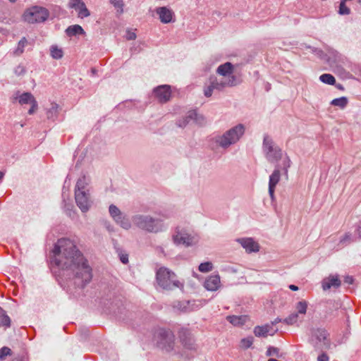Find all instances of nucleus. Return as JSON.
I'll return each instance as SVG.
<instances>
[{
  "instance_id": "1",
  "label": "nucleus",
  "mask_w": 361,
  "mask_h": 361,
  "mask_svg": "<svg viewBox=\"0 0 361 361\" xmlns=\"http://www.w3.org/2000/svg\"><path fill=\"white\" fill-rule=\"evenodd\" d=\"M52 262L61 271L60 275L73 280L74 284L83 288L92 279V269L82 254L71 240L59 239L53 250Z\"/></svg>"
},
{
  "instance_id": "2",
  "label": "nucleus",
  "mask_w": 361,
  "mask_h": 361,
  "mask_svg": "<svg viewBox=\"0 0 361 361\" xmlns=\"http://www.w3.org/2000/svg\"><path fill=\"white\" fill-rule=\"evenodd\" d=\"M169 212H160L158 217L147 214H135L132 217L133 224L138 228L149 233H157L166 229L164 221L169 219Z\"/></svg>"
},
{
  "instance_id": "3",
  "label": "nucleus",
  "mask_w": 361,
  "mask_h": 361,
  "mask_svg": "<svg viewBox=\"0 0 361 361\" xmlns=\"http://www.w3.org/2000/svg\"><path fill=\"white\" fill-rule=\"evenodd\" d=\"M90 179L86 176L80 178L75 188V200L82 212H87L91 207L92 200L90 193Z\"/></svg>"
},
{
  "instance_id": "4",
  "label": "nucleus",
  "mask_w": 361,
  "mask_h": 361,
  "mask_svg": "<svg viewBox=\"0 0 361 361\" xmlns=\"http://www.w3.org/2000/svg\"><path fill=\"white\" fill-rule=\"evenodd\" d=\"M245 132L243 124L239 123L225 131L221 135H216L214 141L219 147L227 149L231 146L238 143Z\"/></svg>"
},
{
  "instance_id": "5",
  "label": "nucleus",
  "mask_w": 361,
  "mask_h": 361,
  "mask_svg": "<svg viewBox=\"0 0 361 361\" xmlns=\"http://www.w3.org/2000/svg\"><path fill=\"white\" fill-rule=\"evenodd\" d=\"M156 280L163 289L171 290L174 288H183V283L177 279L176 274L169 269L161 267L157 270Z\"/></svg>"
},
{
  "instance_id": "6",
  "label": "nucleus",
  "mask_w": 361,
  "mask_h": 361,
  "mask_svg": "<svg viewBox=\"0 0 361 361\" xmlns=\"http://www.w3.org/2000/svg\"><path fill=\"white\" fill-rule=\"evenodd\" d=\"M309 343L316 350L324 351L331 348L329 334L322 328L311 329Z\"/></svg>"
},
{
  "instance_id": "7",
  "label": "nucleus",
  "mask_w": 361,
  "mask_h": 361,
  "mask_svg": "<svg viewBox=\"0 0 361 361\" xmlns=\"http://www.w3.org/2000/svg\"><path fill=\"white\" fill-rule=\"evenodd\" d=\"M262 150L269 163H277L283 157L281 149L269 135H264V137Z\"/></svg>"
},
{
  "instance_id": "8",
  "label": "nucleus",
  "mask_w": 361,
  "mask_h": 361,
  "mask_svg": "<svg viewBox=\"0 0 361 361\" xmlns=\"http://www.w3.org/2000/svg\"><path fill=\"white\" fill-rule=\"evenodd\" d=\"M290 159L288 156H286L283 159L282 164L280 166L279 164H276L275 166V169L272 172V173L269 176V195L272 201L275 199V188L276 185L279 183L280 178H281V172L280 169L283 171L284 174L287 175L288 170L290 166Z\"/></svg>"
},
{
  "instance_id": "9",
  "label": "nucleus",
  "mask_w": 361,
  "mask_h": 361,
  "mask_svg": "<svg viewBox=\"0 0 361 361\" xmlns=\"http://www.w3.org/2000/svg\"><path fill=\"white\" fill-rule=\"evenodd\" d=\"M49 16V11L44 7L34 6L26 9L23 13V19L28 23L44 22Z\"/></svg>"
},
{
  "instance_id": "10",
  "label": "nucleus",
  "mask_w": 361,
  "mask_h": 361,
  "mask_svg": "<svg viewBox=\"0 0 361 361\" xmlns=\"http://www.w3.org/2000/svg\"><path fill=\"white\" fill-rule=\"evenodd\" d=\"M173 241L177 245L190 247L198 242V238L188 229L178 227L173 234Z\"/></svg>"
},
{
  "instance_id": "11",
  "label": "nucleus",
  "mask_w": 361,
  "mask_h": 361,
  "mask_svg": "<svg viewBox=\"0 0 361 361\" xmlns=\"http://www.w3.org/2000/svg\"><path fill=\"white\" fill-rule=\"evenodd\" d=\"M235 79L231 78L229 80L225 78H218L216 76H211L209 82L206 84L204 89V94L207 97L212 95L214 90H221L226 87L234 86Z\"/></svg>"
},
{
  "instance_id": "12",
  "label": "nucleus",
  "mask_w": 361,
  "mask_h": 361,
  "mask_svg": "<svg viewBox=\"0 0 361 361\" xmlns=\"http://www.w3.org/2000/svg\"><path fill=\"white\" fill-rule=\"evenodd\" d=\"M110 216L114 221L120 227L125 230H129L131 226V222L128 215L122 212L120 209L114 204H111L109 207Z\"/></svg>"
},
{
  "instance_id": "13",
  "label": "nucleus",
  "mask_w": 361,
  "mask_h": 361,
  "mask_svg": "<svg viewBox=\"0 0 361 361\" xmlns=\"http://www.w3.org/2000/svg\"><path fill=\"white\" fill-rule=\"evenodd\" d=\"M205 304L206 300H183L178 302L175 307L183 312H190L199 310Z\"/></svg>"
},
{
  "instance_id": "14",
  "label": "nucleus",
  "mask_w": 361,
  "mask_h": 361,
  "mask_svg": "<svg viewBox=\"0 0 361 361\" xmlns=\"http://www.w3.org/2000/svg\"><path fill=\"white\" fill-rule=\"evenodd\" d=\"M158 344L160 347L170 350L173 348L174 336L169 330L161 329L157 331Z\"/></svg>"
},
{
  "instance_id": "15",
  "label": "nucleus",
  "mask_w": 361,
  "mask_h": 361,
  "mask_svg": "<svg viewBox=\"0 0 361 361\" xmlns=\"http://www.w3.org/2000/svg\"><path fill=\"white\" fill-rule=\"evenodd\" d=\"M154 94L160 103H166L171 98V87L167 85H160L154 90Z\"/></svg>"
},
{
  "instance_id": "16",
  "label": "nucleus",
  "mask_w": 361,
  "mask_h": 361,
  "mask_svg": "<svg viewBox=\"0 0 361 361\" xmlns=\"http://www.w3.org/2000/svg\"><path fill=\"white\" fill-rule=\"evenodd\" d=\"M68 6L74 8L78 12V16L80 18L90 16V13L85 6V4L81 0H71Z\"/></svg>"
},
{
  "instance_id": "17",
  "label": "nucleus",
  "mask_w": 361,
  "mask_h": 361,
  "mask_svg": "<svg viewBox=\"0 0 361 361\" xmlns=\"http://www.w3.org/2000/svg\"><path fill=\"white\" fill-rule=\"evenodd\" d=\"M233 66L230 62L220 65L217 68V73L222 76L221 78L229 80L231 78L235 79V85L237 84L236 77L233 74Z\"/></svg>"
},
{
  "instance_id": "18",
  "label": "nucleus",
  "mask_w": 361,
  "mask_h": 361,
  "mask_svg": "<svg viewBox=\"0 0 361 361\" xmlns=\"http://www.w3.org/2000/svg\"><path fill=\"white\" fill-rule=\"evenodd\" d=\"M278 331V329H275L272 325L267 324L263 326H257L254 329V334L257 337L265 338L268 335L274 336Z\"/></svg>"
},
{
  "instance_id": "19",
  "label": "nucleus",
  "mask_w": 361,
  "mask_h": 361,
  "mask_svg": "<svg viewBox=\"0 0 361 361\" xmlns=\"http://www.w3.org/2000/svg\"><path fill=\"white\" fill-rule=\"evenodd\" d=\"M156 13L159 15L161 22L165 24L171 23L174 16L173 11L166 6L157 8Z\"/></svg>"
},
{
  "instance_id": "20",
  "label": "nucleus",
  "mask_w": 361,
  "mask_h": 361,
  "mask_svg": "<svg viewBox=\"0 0 361 361\" xmlns=\"http://www.w3.org/2000/svg\"><path fill=\"white\" fill-rule=\"evenodd\" d=\"M220 286V276L218 274L209 276L204 283V287L209 291H216Z\"/></svg>"
},
{
  "instance_id": "21",
  "label": "nucleus",
  "mask_w": 361,
  "mask_h": 361,
  "mask_svg": "<svg viewBox=\"0 0 361 361\" xmlns=\"http://www.w3.org/2000/svg\"><path fill=\"white\" fill-rule=\"evenodd\" d=\"M237 241L242 245L243 248L248 252H258L259 246L257 242H255L251 238H238Z\"/></svg>"
},
{
  "instance_id": "22",
  "label": "nucleus",
  "mask_w": 361,
  "mask_h": 361,
  "mask_svg": "<svg viewBox=\"0 0 361 361\" xmlns=\"http://www.w3.org/2000/svg\"><path fill=\"white\" fill-rule=\"evenodd\" d=\"M322 283L323 290H326L331 288H338L341 284V281L337 275H330L324 278Z\"/></svg>"
},
{
  "instance_id": "23",
  "label": "nucleus",
  "mask_w": 361,
  "mask_h": 361,
  "mask_svg": "<svg viewBox=\"0 0 361 361\" xmlns=\"http://www.w3.org/2000/svg\"><path fill=\"white\" fill-rule=\"evenodd\" d=\"M198 121V115L195 111H190L186 116L178 121V125L180 128H184L191 122L196 123Z\"/></svg>"
},
{
  "instance_id": "24",
  "label": "nucleus",
  "mask_w": 361,
  "mask_h": 361,
  "mask_svg": "<svg viewBox=\"0 0 361 361\" xmlns=\"http://www.w3.org/2000/svg\"><path fill=\"white\" fill-rule=\"evenodd\" d=\"M59 106L56 103H51L50 106L46 110L47 118L49 120L55 121L59 113Z\"/></svg>"
},
{
  "instance_id": "25",
  "label": "nucleus",
  "mask_w": 361,
  "mask_h": 361,
  "mask_svg": "<svg viewBox=\"0 0 361 361\" xmlns=\"http://www.w3.org/2000/svg\"><path fill=\"white\" fill-rule=\"evenodd\" d=\"M226 319L234 326H240L244 324L247 322V317L246 315H231L228 316L226 317Z\"/></svg>"
},
{
  "instance_id": "26",
  "label": "nucleus",
  "mask_w": 361,
  "mask_h": 361,
  "mask_svg": "<svg viewBox=\"0 0 361 361\" xmlns=\"http://www.w3.org/2000/svg\"><path fill=\"white\" fill-rule=\"evenodd\" d=\"M179 336H180L181 342L187 348H192V340L190 336V333L188 331L182 330L180 332Z\"/></svg>"
},
{
  "instance_id": "27",
  "label": "nucleus",
  "mask_w": 361,
  "mask_h": 361,
  "mask_svg": "<svg viewBox=\"0 0 361 361\" xmlns=\"http://www.w3.org/2000/svg\"><path fill=\"white\" fill-rule=\"evenodd\" d=\"M66 35L69 37L75 36L77 35H83L85 34L84 30L79 25H74L69 26L66 30Z\"/></svg>"
},
{
  "instance_id": "28",
  "label": "nucleus",
  "mask_w": 361,
  "mask_h": 361,
  "mask_svg": "<svg viewBox=\"0 0 361 361\" xmlns=\"http://www.w3.org/2000/svg\"><path fill=\"white\" fill-rule=\"evenodd\" d=\"M36 99L33 95L30 92H24L18 97V102L20 104H31Z\"/></svg>"
},
{
  "instance_id": "29",
  "label": "nucleus",
  "mask_w": 361,
  "mask_h": 361,
  "mask_svg": "<svg viewBox=\"0 0 361 361\" xmlns=\"http://www.w3.org/2000/svg\"><path fill=\"white\" fill-rule=\"evenodd\" d=\"M11 326V319L4 310L0 307V326L8 328Z\"/></svg>"
},
{
  "instance_id": "30",
  "label": "nucleus",
  "mask_w": 361,
  "mask_h": 361,
  "mask_svg": "<svg viewBox=\"0 0 361 361\" xmlns=\"http://www.w3.org/2000/svg\"><path fill=\"white\" fill-rule=\"evenodd\" d=\"M348 100L345 97H341L333 99L331 102V105L334 106H338L341 109H344L348 104Z\"/></svg>"
},
{
  "instance_id": "31",
  "label": "nucleus",
  "mask_w": 361,
  "mask_h": 361,
  "mask_svg": "<svg viewBox=\"0 0 361 361\" xmlns=\"http://www.w3.org/2000/svg\"><path fill=\"white\" fill-rule=\"evenodd\" d=\"M63 203H64V211L66 213L68 216H69L71 218H74L75 216V212L74 210V206L71 203H67L65 199L63 198Z\"/></svg>"
},
{
  "instance_id": "32",
  "label": "nucleus",
  "mask_w": 361,
  "mask_h": 361,
  "mask_svg": "<svg viewBox=\"0 0 361 361\" xmlns=\"http://www.w3.org/2000/svg\"><path fill=\"white\" fill-rule=\"evenodd\" d=\"M27 44V41L25 37H23L18 42V47L14 51V54L16 56H19L24 51V48Z\"/></svg>"
},
{
  "instance_id": "33",
  "label": "nucleus",
  "mask_w": 361,
  "mask_h": 361,
  "mask_svg": "<svg viewBox=\"0 0 361 361\" xmlns=\"http://www.w3.org/2000/svg\"><path fill=\"white\" fill-rule=\"evenodd\" d=\"M297 310L296 313L298 314H305L307 309V302L305 300L298 302L295 305Z\"/></svg>"
},
{
  "instance_id": "34",
  "label": "nucleus",
  "mask_w": 361,
  "mask_h": 361,
  "mask_svg": "<svg viewBox=\"0 0 361 361\" xmlns=\"http://www.w3.org/2000/svg\"><path fill=\"white\" fill-rule=\"evenodd\" d=\"M320 80L328 85H334L336 82L335 78L329 73H324L319 77Z\"/></svg>"
},
{
  "instance_id": "35",
  "label": "nucleus",
  "mask_w": 361,
  "mask_h": 361,
  "mask_svg": "<svg viewBox=\"0 0 361 361\" xmlns=\"http://www.w3.org/2000/svg\"><path fill=\"white\" fill-rule=\"evenodd\" d=\"M299 319L298 313L294 312L290 314L288 317L283 320V322L288 325H293L295 324Z\"/></svg>"
},
{
  "instance_id": "36",
  "label": "nucleus",
  "mask_w": 361,
  "mask_h": 361,
  "mask_svg": "<svg viewBox=\"0 0 361 361\" xmlns=\"http://www.w3.org/2000/svg\"><path fill=\"white\" fill-rule=\"evenodd\" d=\"M51 56L55 59H59L63 56V51L56 46H51L50 49Z\"/></svg>"
},
{
  "instance_id": "37",
  "label": "nucleus",
  "mask_w": 361,
  "mask_h": 361,
  "mask_svg": "<svg viewBox=\"0 0 361 361\" xmlns=\"http://www.w3.org/2000/svg\"><path fill=\"white\" fill-rule=\"evenodd\" d=\"M198 269L200 272L207 273L213 269V264L210 262H203L199 265Z\"/></svg>"
},
{
  "instance_id": "38",
  "label": "nucleus",
  "mask_w": 361,
  "mask_h": 361,
  "mask_svg": "<svg viewBox=\"0 0 361 361\" xmlns=\"http://www.w3.org/2000/svg\"><path fill=\"white\" fill-rule=\"evenodd\" d=\"M347 0H341L339 6L338 13L340 15H348L350 13V8L345 5Z\"/></svg>"
},
{
  "instance_id": "39",
  "label": "nucleus",
  "mask_w": 361,
  "mask_h": 361,
  "mask_svg": "<svg viewBox=\"0 0 361 361\" xmlns=\"http://www.w3.org/2000/svg\"><path fill=\"white\" fill-rule=\"evenodd\" d=\"M312 51L317 56L319 59H323V60H326L328 61L329 59H327L326 57V54L324 53V51L319 49H317V48H314V47H309Z\"/></svg>"
},
{
  "instance_id": "40",
  "label": "nucleus",
  "mask_w": 361,
  "mask_h": 361,
  "mask_svg": "<svg viewBox=\"0 0 361 361\" xmlns=\"http://www.w3.org/2000/svg\"><path fill=\"white\" fill-rule=\"evenodd\" d=\"M253 343V338L252 337H247L243 338L240 341V345L244 348H250Z\"/></svg>"
},
{
  "instance_id": "41",
  "label": "nucleus",
  "mask_w": 361,
  "mask_h": 361,
  "mask_svg": "<svg viewBox=\"0 0 361 361\" xmlns=\"http://www.w3.org/2000/svg\"><path fill=\"white\" fill-rule=\"evenodd\" d=\"M14 73L17 76L24 75L26 73V68L24 66L20 64L15 68Z\"/></svg>"
},
{
  "instance_id": "42",
  "label": "nucleus",
  "mask_w": 361,
  "mask_h": 361,
  "mask_svg": "<svg viewBox=\"0 0 361 361\" xmlns=\"http://www.w3.org/2000/svg\"><path fill=\"white\" fill-rule=\"evenodd\" d=\"M279 350L277 348H275V347H269L267 350V353H266V355L267 356H276V357H279Z\"/></svg>"
},
{
  "instance_id": "43",
  "label": "nucleus",
  "mask_w": 361,
  "mask_h": 361,
  "mask_svg": "<svg viewBox=\"0 0 361 361\" xmlns=\"http://www.w3.org/2000/svg\"><path fill=\"white\" fill-rule=\"evenodd\" d=\"M11 354V349L8 347H3L0 349V360Z\"/></svg>"
},
{
  "instance_id": "44",
  "label": "nucleus",
  "mask_w": 361,
  "mask_h": 361,
  "mask_svg": "<svg viewBox=\"0 0 361 361\" xmlns=\"http://www.w3.org/2000/svg\"><path fill=\"white\" fill-rule=\"evenodd\" d=\"M111 3L117 8H120L121 11L123 7V2L122 0H111Z\"/></svg>"
},
{
  "instance_id": "45",
  "label": "nucleus",
  "mask_w": 361,
  "mask_h": 361,
  "mask_svg": "<svg viewBox=\"0 0 361 361\" xmlns=\"http://www.w3.org/2000/svg\"><path fill=\"white\" fill-rule=\"evenodd\" d=\"M30 104H31V108L28 110V114L32 115L37 110L38 104H37V102L36 100L35 102H32Z\"/></svg>"
},
{
  "instance_id": "46",
  "label": "nucleus",
  "mask_w": 361,
  "mask_h": 361,
  "mask_svg": "<svg viewBox=\"0 0 361 361\" xmlns=\"http://www.w3.org/2000/svg\"><path fill=\"white\" fill-rule=\"evenodd\" d=\"M126 37L128 40H133L136 38V34L131 30H127Z\"/></svg>"
},
{
  "instance_id": "47",
  "label": "nucleus",
  "mask_w": 361,
  "mask_h": 361,
  "mask_svg": "<svg viewBox=\"0 0 361 361\" xmlns=\"http://www.w3.org/2000/svg\"><path fill=\"white\" fill-rule=\"evenodd\" d=\"M322 353L318 356L317 361H329V357L326 353Z\"/></svg>"
},
{
  "instance_id": "48",
  "label": "nucleus",
  "mask_w": 361,
  "mask_h": 361,
  "mask_svg": "<svg viewBox=\"0 0 361 361\" xmlns=\"http://www.w3.org/2000/svg\"><path fill=\"white\" fill-rule=\"evenodd\" d=\"M120 260L123 264H127L128 262V256L126 254L120 255Z\"/></svg>"
},
{
  "instance_id": "49",
  "label": "nucleus",
  "mask_w": 361,
  "mask_h": 361,
  "mask_svg": "<svg viewBox=\"0 0 361 361\" xmlns=\"http://www.w3.org/2000/svg\"><path fill=\"white\" fill-rule=\"evenodd\" d=\"M106 228L108 230L109 232L114 231V226L109 222L106 223Z\"/></svg>"
},
{
  "instance_id": "50",
  "label": "nucleus",
  "mask_w": 361,
  "mask_h": 361,
  "mask_svg": "<svg viewBox=\"0 0 361 361\" xmlns=\"http://www.w3.org/2000/svg\"><path fill=\"white\" fill-rule=\"evenodd\" d=\"M281 322H283L282 319L277 317L273 322H271V323L270 324L272 325V326L274 327V325H276V324Z\"/></svg>"
},
{
  "instance_id": "51",
  "label": "nucleus",
  "mask_w": 361,
  "mask_h": 361,
  "mask_svg": "<svg viewBox=\"0 0 361 361\" xmlns=\"http://www.w3.org/2000/svg\"><path fill=\"white\" fill-rule=\"evenodd\" d=\"M345 282L348 283L349 284L353 283V277L352 276H346L345 279Z\"/></svg>"
},
{
  "instance_id": "52",
  "label": "nucleus",
  "mask_w": 361,
  "mask_h": 361,
  "mask_svg": "<svg viewBox=\"0 0 361 361\" xmlns=\"http://www.w3.org/2000/svg\"><path fill=\"white\" fill-rule=\"evenodd\" d=\"M350 237V234H345V236L341 240V243H345L346 240H348Z\"/></svg>"
},
{
  "instance_id": "53",
  "label": "nucleus",
  "mask_w": 361,
  "mask_h": 361,
  "mask_svg": "<svg viewBox=\"0 0 361 361\" xmlns=\"http://www.w3.org/2000/svg\"><path fill=\"white\" fill-rule=\"evenodd\" d=\"M289 288L291 290H293V291H296L298 290V287L295 285H290L289 286Z\"/></svg>"
},
{
  "instance_id": "54",
  "label": "nucleus",
  "mask_w": 361,
  "mask_h": 361,
  "mask_svg": "<svg viewBox=\"0 0 361 361\" xmlns=\"http://www.w3.org/2000/svg\"><path fill=\"white\" fill-rule=\"evenodd\" d=\"M357 234L359 235L360 238H361V221L359 224L358 228L357 229Z\"/></svg>"
},
{
  "instance_id": "55",
  "label": "nucleus",
  "mask_w": 361,
  "mask_h": 361,
  "mask_svg": "<svg viewBox=\"0 0 361 361\" xmlns=\"http://www.w3.org/2000/svg\"><path fill=\"white\" fill-rule=\"evenodd\" d=\"M12 361H23V360L20 357H16V358L13 359Z\"/></svg>"
},
{
  "instance_id": "56",
  "label": "nucleus",
  "mask_w": 361,
  "mask_h": 361,
  "mask_svg": "<svg viewBox=\"0 0 361 361\" xmlns=\"http://www.w3.org/2000/svg\"><path fill=\"white\" fill-rule=\"evenodd\" d=\"M269 89H270V85L267 84V86H266L267 91H269Z\"/></svg>"
},
{
  "instance_id": "57",
  "label": "nucleus",
  "mask_w": 361,
  "mask_h": 361,
  "mask_svg": "<svg viewBox=\"0 0 361 361\" xmlns=\"http://www.w3.org/2000/svg\"><path fill=\"white\" fill-rule=\"evenodd\" d=\"M3 177H4V173L1 171H0V180H1L3 178Z\"/></svg>"
},
{
  "instance_id": "58",
  "label": "nucleus",
  "mask_w": 361,
  "mask_h": 361,
  "mask_svg": "<svg viewBox=\"0 0 361 361\" xmlns=\"http://www.w3.org/2000/svg\"><path fill=\"white\" fill-rule=\"evenodd\" d=\"M8 1H9L10 2H11V3H14V2H16L17 0H8Z\"/></svg>"
},
{
  "instance_id": "59",
  "label": "nucleus",
  "mask_w": 361,
  "mask_h": 361,
  "mask_svg": "<svg viewBox=\"0 0 361 361\" xmlns=\"http://www.w3.org/2000/svg\"><path fill=\"white\" fill-rule=\"evenodd\" d=\"M135 51H137V52H139V50H137V48H135Z\"/></svg>"
},
{
  "instance_id": "60",
  "label": "nucleus",
  "mask_w": 361,
  "mask_h": 361,
  "mask_svg": "<svg viewBox=\"0 0 361 361\" xmlns=\"http://www.w3.org/2000/svg\"><path fill=\"white\" fill-rule=\"evenodd\" d=\"M135 51H137V52H139V50H137V48H135Z\"/></svg>"
},
{
  "instance_id": "61",
  "label": "nucleus",
  "mask_w": 361,
  "mask_h": 361,
  "mask_svg": "<svg viewBox=\"0 0 361 361\" xmlns=\"http://www.w3.org/2000/svg\"><path fill=\"white\" fill-rule=\"evenodd\" d=\"M357 1H358L360 4H361V0H357Z\"/></svg>"
}]
</instances>
